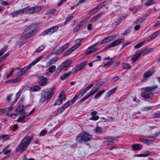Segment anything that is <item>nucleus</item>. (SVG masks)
I'll return each mask as SVG.
<instances>
[{"label": "nucleus", "instance_id": "f03ea898", "mask_svg": "<svg viewBox=\"0 0 160 160\" xmlns=\"http://www.w3.org/2000/svg\"><path fill=\"white\" fill-rule=\"evenodd\" d=\"M32 139V137L26 135L22 140L20 144L17 147L16 152L22 153L27 149Z\"/></svg>", "mask_w": 160, "mask_h": 160}, {"label": "nucleus", "instance_id": "e433bc0d", "mask_svg": "<svg viewBox=\"0 0 160 160\" xmlns=\"http://www.w3.org/2000/svg\"><path fill=\"white\" fill-rule=\"evenodd\" d=\"M78 98H79V95H76L70 101V104L72 105Z\"/></svg>", "mask_w": 160, "mask_h": 160}, {"label": "nucleus", "instance_id": "c85d7f7f", "mask_svg": "<svg viewBox=\"0 0 160 160\" xmlns=\"http://www.w3.org/2000/svg\"><path fill=\"white\" fill-rule=\"evenodd\" d=\"M82 70L79 65H78L75 66L72 68V71L73 73H76Z\"/></svg>", "mask_w": 160, "mask_h": 160}, {"label": "nucleus", "instance_id": "603ef678", "mask_svg": "<svg viewBox=\"0 0 160 160\" xmlns=\"http://www.w3.org/2000/svg\"><path fill=\"white\" fill-rule=\"evenodd\" d=\"M21 93V91H19L16 94V99L15 101L14 102V103H15V102H17L18 99L19 98L20 94Z\"/></svg>", "mask_w": 160, "mask_h": 160}, {"label": "nucleus", "instance_id": "b1692460", "mask_svg": "<svg viewBox=\"0 0 160 160\" xmlns=\"http://www.w3.org/2000/svg\"><path fill=\"white\" fill-rule=\"evenodd\" d=\"M139 141L147 145L150 144L152 143L151 141L149 140L148 139H145L143 137L139 138Z\"/></svg>", "mask_w": 160, "mask_h": 160}, {"label": "nucleus", "instance_id": "de8ad7c7", "mask_svg": "<svg viewBox=\"0 0 160 160\" xmlns=\"http://www.w3.org/2000/svg\"><path fill=\"white\" fill-rule=\"evenodd\" d=\"M87 64V62L86 61H84L81 63L79 65L82 70L84 67H85Z\"/></svg>", "mask_w": 160, "mask_h": 160}, {"label": "nucleus", "instance_id": "58836bf2", "mask_svg": "<svg viewBox=\"0 0 160 160\" xmlns=\"http://www.w3.org/2000/svg\"><path fill=\"white\" fill-rule=\"evenodd\" d=\"M156 38L153 33L151 34V35L148 37L146 39V41L147 42H149L152 40L153 39Z\"/></svg>", "mask_w": 160, "mask_h": 160}, {"label": "nucleus", "instance_id": "7c9ffc66", "mask_svg": "<svg viewBox=\"0 0 160 160\" xmlns=\"http://www.w3.org/2000/svg\"><path fill=\"white\" fill-rule=\"evenodd\" d=\"M71 71H69L68 73H65L60 77V78L62 80H64L67 78L71 73Z\"/></svg>", "mask_w": 160, "mask_h": 160}, {"label": "nucleus", "instance_id": "6e6d98bb", "mask_svg": "<svg viewBox=\"0 0 160 160\" xmlns=\"http://www.w3.org/2000/svg\"><path fill=\"white\" fill-rule=\"evenodd\" d=\"M58 98L60 99H61L62 100L63 99H65V96L64 94L62 92L59 95L58 97Z\"/></svg>", "mask_w": 160, "mask_h": 160}, {"label": "nucleus", "instance_id": "a211bd4d", "mask_svg": "<svg viewBox=\"0 0 160 160\" xmlns=\"http://www.w3.org/2000/svg\"><path fill=\"white\" fill-rule=\"evenodd\" d=\"M69 44L68 43L66 44L63 46L59 48L56 51V53L57 54H59L67 48L69 46Z\"/></svg>", "mask_w": 160, "mask_h": 160}, {"label": "nucleus", "instance_id": "4be33fe9", "mask_svg": "<svg viewBox=\"0 0 160 160\" xmlns=\"http://www.w3.org/2000/svg\"><path fill=\"white\" fill-rule=\"evenodd\" d=\"M117 88H114L111 90L109 91L106 94L105 97V99H108L110 96L112 94L114 93V92L116 91Z\"/></svg>", "mask_w": 160, "mask_h": 160}, {"label": "nucleus", "instance_id": "ea45409f", "mask_svg": "<svg viewBox=\"0 0 160 160\" xmlns=\"http://www.w3.org/2000/svg\"><path fill=\"white\" fill-rule=\"evenodd\" d=\"M150 152L148 151L145 152L144 153L141 154H138L136 155V156H139L140 157H145L150 155Z\"/></svg>", "mask_w": 160, "mask_h": 160}, {"label": "nucleus", "instance_id": "c03bdc74", "mask_svg": "<svg viewBox=\"0 0 160 160\" xmlns=\"http://www.w3.org/2000/svg\"><path fill=\"white\" fill-rule=\"evenodd\" d=\"M123 67L125 69H128L131 68V66L130 64L126 63L123 64Z\"/></svg>", "mask_w": 160, "mask_h": 160}, {"label": "nucleus", "instance_id": "cd10ccee", "mask_svg": "<svg viewBox=\"0 0 160 160\" xmlns=\"http://www.w3.org/2000/svg\"><path fill=\"white\" fill-rule=\"evenodd\" d=\"M132 147L134 151H138L141 149L142 148L141 146L138 144H133L132 145Z\"/></svg>", "mask_w": 160, "mask_h": 160}, {"label": "nucleus", "instance_id": "f704fd0d", "mask_svg": "<svg viewBox=\"0 0 160 160\" xmlns=\"http://www.w3.org/2000/svg\"><path fill=\"white\" fill-rule=\"evenodd\" d=\"M40 89L38 86L36 85L32 87L31 88V90L33 92L38 91L40 90Z\"/></svg>", "mask_w": 160, "mask_h": 160}, {"label": "nucleus", "instance_id": "49530a36", "mask_svg": "<svg viewBox=\"0 0 160 160\" xmlns=\"http://www.w3.org/2000/svg\"><path fill=\"white\" fill-rule=\"evenodd\" d=\"M62 100L61 99L58 98L55 102L54 105V106L60 105L62 103Z\"/></svg>", "mask_w": 160, "mask_h": 160}, {"label": "nucleus", "instance_id": "5fc2aeb1", "mask_svg": "<svg viewBox=\"0 0 160 160\" xmlns=\"http://www.w3.org/2000/svg\"><path fill=\"white\" fill-rule=\"evenodd\" d=\"M95 132L97 133L100 134L102 132V129L100 127H97L95 129Z\"/></svg>", "mask_w": 160, "mask_h": 160}, {"label": "nucleus", "instance_id": "aec40b11", "mask_svg": "<svg viewBox=\"0 0 160 160\" xmlns=\"http://www.w3.org/2000/svg\"><path fill=\"white\" fill-rule=\"evenodd\" d=\"M22 13H26L27 14H30L32 13V7H28L22 9Z\"/></svg>", "mask_w": 160, "mask_h": 160}, {"label": "nucleus", "instance_id": "7ed1b4c3", "mask_svg": "<svg viewBox=\"0 0 160 160\" xmlns=\"http://www.w3.org/2000/svg\"><path fill=\"white\" fill-rule=\"evenodd\" d=\"M54 88H49L42 90L39 100L40 102L42 103L46 101L51 100L54 94Z\"/></svg>", "mask_w": 160, "mask_h": 160}, {"label": "nucleus", "instance_id": "680f3d73", "mask_svg": "<svg viewBox=\"0 0 160 160\" xmlns=\"http://www.w3.org/2000/svg\"><path fill=\"white\" fill-rule=\"evenodd\" d=\"M99 118L98 116H93L91 118V120H98Z\"/></svg>", "mask_w": 160, "mask_h": 160}, {"label": "nucleus", "instance_id": "bf43d9fd", "mask_svg": "<svg viewBox=\"0 0 160 160\" xmlns=\"http://www.w3.org/2000/svg\"><path fill=\"white\" fill-rule=\"evenodd\" d=\"M106 145H108L109 144H113V141H106L103 142Z\"/></svg>", "mask_w": 160, "mask_h": 160}, {"label": "nucleus", "instance_id": "412c9836", "mask_svg": "<svg viewBox=\"0 0 160 160\" xmlns=\"http://www.w3.org/2000/svg\"><path fill=\"white\" fill-rule=\"evenodd\" d=\"M22 13V9H21L17 11H15L12 13H10V15L12 16V17L14 18Z\"/></svg>", "mask_w": 160, "mask_h": 160}, {"label": "nucleus", "instance_id": "0e129e2a", "mask_svg": "<svg viewBox=\"0 0 160 160\" xmlns=\"http://www.w3.org/2000/svg\"><path fill=\"white\" fill-rule=\"evenodd\" d=\"M43 47L42 46H41L38 48L36 50V52H39L41 51L43 49Z\"/></svg>", "mask_w": 160, "mask_h": 160}, {"label": "nucleus", "instance_id": "9b49d317", "mask_svg": "<svg viewBox=\"0 0 160 160\" xmlns=\"http://www.w3.org/2000/svg\"><path fill=\"white\" fill-rule=\"evenodd\" d=\"M103 83V82H99L93 88L91 91L94 94L98 90L99 88L102 85Z\"/></svg>", "mask_w": 160, "mask_h": 160}, {"label": "nucleus", "instance_id": "c9c22d12", "mask_svg": "<svg viewBox=\"0 0 160 160\" xmlns=\"http://www.w3.org/2000/svg\"><path fill=\"white\" fill-rule=\"evenodd\" d=\"M27 114L26 113H24L22 116H20L18 119L17 122H22L27 117Z\"/></svg>", "mask_w": 160, "mask_h": 160}, {"label": "nucleus", "instance_id": "4d7b16f0", "mask_svg": "<svg viewBox=\"0 0 160 160\" xmlns=\"http://www.w3.org/2000/svg\"><path fill=\"white\" fill-rule=\"evenodd\" d=\"M64 109L62 107H60L57 110V112H56L57 113L56 114H58L59 113H61L64 111Z\"/></svg>", "mask_w": 160, "mask_h": 160}, {"label": "nucleus", "instance_id": "69168bd1", "mask_svg": "<svg viewBox=\"0 0 160 160\" xmlns=\"http://www.w3.org/2000/svg\"><path fill=\"white\" fill-rule=\"evenodd\" d=\"M143 20L144 19L140 18L138 20H136L135 22L136 24H139L141 23Z\"/></svg>", "mask_w": 160, "mask_h": 160}, {"label": "nucleus", "instance_id": "6e6552de", "mask_svg": "<svg viewBox=\"0 0 160 160\" xmlns=\"http://www.w3.org/2000/svg\"><path fill=\"white\" fill-rule=\"evenodd\" d=\"M81 45L80 43H78L76 44L75 45L73 46L70 48L68 49L67 51L63 55V57H66L69 55L73 51L79 48Z\"/></svg>", "mask_w": 160, "mask_h": 160}, {"label": "nucleus", "instance_id": "0eeeda50", "mask_svg": "<svg viewBox=\"0 0 160 160\" xmlns=\"http://www.w3.org/2000/svg\"><path fill=\"white\" fill-rule=\"evenodd\" d=\"M58 26H55L49 28L48 29L44 31L43 32V35H46L47 34H51L56 32L58 29Z\"/></svg>", "mask_w": 160, "mask_h": 160}, {"label": "nucleus", "instance_id": "13d9d810", "mask_svg": "<svg viewBox=\"0 0 160 160\" xmlns=\"http://www.w3.org/2000/svg\"><path fill=\"white\" fill-rule=\"evenodd\" d=\"M16 69H12V70L10 72L9 74H7V78H9L13 74V72Z\"/></svg>", "mask_w": 160, "mask_h": 160}, {"label": "nucleus", "instance_id": "09e8293b", "mask_svg": "<svg viewBox=\"0 0 160 160\" xmlns=\"http://www.w3.org/2000/svg\"><path fill=\"white\" fill-rule=\"evenodd\" d=\"M144 42H142L138 43L134 46V48H140L144 44Z\"/></svg>", "mask_w": 160, "mask_h": 160}, {"label": "nucleus", "instance_id": "9d476101", "mask_svg": "<svg viewBox=\"0 0 160 160\" xmlns=\"http://www.w3.org/2000/svg\"><path fill=\"white\" fill-rule=\"evenodd\" d=\"M117 36V35H113L109 36L105 38L101 41V44H102L111 41L113 40Z\"/></svg>", "mask_w": 160, "mask_h": 160}, {"label": "nucleus", "instance_id": "20e7f679", "mask_svg": "<svg viewBox=\"0 0 160 160\" xmlns=\"http://www.w3.org/2000/svg\"><path fill=\"white\" fill-rule=\"evenodd\" d=\"M34 31L32 27L31 26L28 27L26 28L20 37L21 41L19 42L20 44H23L26 42L27 39L32 35Z\"/></svg>", "mask_w": 160, "mask_h": 160}, {"label": "nucleus", "instance_id": "4468645a", "mask_svg": "<svg viewBox=\"0 0 160 160\" xmlns=\"http://www.w3.org/2000/svg\"><path fill=\"white\" fill-rule=\"evenodd\" d=\"M39 78L38 83L41 86H44L47 83V80L45 77L41 76L39 77Z\"/></svg>", "mask_w": 160, "mask_h": 160}, {"label": "nucleus", "instance_id": "bb28decb", "mask_svg": "<svg viewBox=\"0 0 160 160\" xmlns=\"http://www.w3.org/2000/svg\"><path fill=\"white\" fill-rule=\"evenodd\" d=\"M141 53H138V52L136 53V54L134 55V56L132 57V61L134 62H135L137 60L139 59V58H140L141 56Z\"/></svg>", "mask_w": 160, "mask_h": 160}, {"label": "nucleus", "instance_id": "79ce46f5", "mask_svg": "<svg viewBox=\"0 0 160 160\" xmlns=\"http://www.w3.org/2000/svg\"><path fill=\"white\" fill-rule=\"evenodd\" d=\"M56 67L55 65L50 66L48 68V71L50 72H53L56 70Z\"/></svg>", "mask_w": 160, "mask_h": 160}, {"label": "nucleus", "instance_id": "a19ab883", "mask_svg": "<svg viewBox=\"0 0 160 160\" xmlns=\"http://www.w3.org/2000/svg\"><path fill=\"white\" fill-rule=\"evenodd\" d=\"M154 0H148L145 3L146 6H149L153 4Z\"/></svg>", "mask_w": 160, "mask_h": 160}, {"label": "nucleus", "instance_id": "1a4fd4ad", "mask_svg": "<svg viewBox=\"0 0 160 160\" xmlns=\"http://www.w3.org/2000/svg\"><path fill=\"white\" fill-rule=\"evenodd\" d=\"M98 49V48L94 45H92L89 47L88 48V50L85 52L86 54L87 55L90 54L92 53L95 52Z\"/></svg>", "mask_w": 160, "mask_h": 160}, {"label": "nucleus", "instance_id": "37998d69", "mask_svg": "<svg viewBox=\"0 0 160 160\" xmlns=\"http://www.w3.org/2000/svg\"><path fill=\"white\" fill-rule=\"evenodd\" d=\"M56 11V10L54 9H51L45 13L46 15H49L51 14H53Z\"/></svg>", "mask_w": 160, "mask_h": 160}, {"label": "nucleus", "instance_id": "338daca9", "mask_svg": "<svg viewBox=\"0 0 160 160\" xmlns=\"http://www.w3.org/2000/svg\"><path fill=\"white\" fill-rule=\"evenodd\" d=\"M47 133V131L46 130L42 131L40 133V135L41 136H43Z\"/></svg>", "mask_w": 160, "mask_h": 160}, {"label": "nucleus", "instance_id": "393cba45", "mask_svg": "<svg viewBox=\"0 0 160 160\" xmlns=\"http://www.w3.org/2000/svg\"><path fill=\"white\" fill-rule=\"evenodd\" d=\"M122 39H119L113 41L111 43V46L113 47L118 45L122 42Z\"/></svg>", "mask_w": 160, "mask_h": 160}, {"label": "nucleus", "instance_id": "052dcab7", "mask_svg": "<svg viewBox=\"0 0 160 160\" xmlns=\"http://www.w3.org/2000/svg\"><path fill=\"white\" fill-rule=\"evenodd\" d=\"M13 106H11L9 107L6 108L5 109L6 111V112H9L11 111L13 108Z\"/></svg>", "mask_w": 160, "mask_h": 160}, {"label": "nucleus", "instance_id": "ddd939ff", "mask_svg": "<svg viewBox=\"0 0 160 160\" xmlns=\"http://www.w3.org/2000/svg\"><path fill=\"white\" fill-rule=\"evenodd\" d=\"M141 97L145 99H149L152 96V94L151 92L147 91L141 94Z\"/></svg>", "mask_w": 160, "mask_h": 160}, {"label": "nucleus", "instance_id": "6ab92c4d", "mask_svg": "<svg viewBox=\"0 0 160 160\" xmlns=\"http://www.w3.org/2000/svg\"><path fill=\"white\" fill-rule=\"evenodd\" d=\"M84 20H82L79 22L73 29V32L75 33L78 30L84 25Z\"/></svg>", "mask_w": 160, "mask_h": 160}, {"label": "nucleus", "instance_id": "dca6fc26", "mask_svg": "<svg viewBox=\"0 0 160 160\" xmlns=\"http://www.w3.org/2000/svg\"><path fill=\"white\" fill-rule=\"evenodd\" d=\"M59 59V57H55L52 58L50 59L48 62H47L46 63V65L48 67L50 65L54 63L56 61Z\"/></svg>", "mask_w": 160, "mask_h": 160}, {"label": "nucleus", "instance_id": "3c124183", "mask_svg": "<svg viewBox=\"0 0 160 160\" xmlns=\"http://www.w3.org/2000/svg\"><path fill=\"white\" fill-rule=\"evenodd\" d=\"M84 0H80L79 2L76 5L72 6L71 8V9L72 10L75 7L77 6L78 5H79L80 4L82 3L83 2Z\"/></svg>", "mask_w": 160, "mask_h": 160}, {"label": "nucleus", "instance_id": "a878e982", "mask_svg": "<svg viewBox=\"0 0 160 160\" xmlns=\"http://www.w3.org/2000/svg\"><path fill=\"white\" fill-rule=\"evenodd\" d=\"M127 15H124L121 17L118 18L117 21L115 22V23L116 24L115 25H118L120 24V23L127 17Z\"/></svg>", "mask_w": 160, "mask_h": 160}, {"label": "nucleus", "instance_id": "864d4df0", "mask_svg": "<svg viewBox=\"0 0 160 160\" xmlns=\"http://www.w3.org/2000/svg\"><path fill=\"white\" fill-rule=\"evenodd\" d=\"M113 63L112 59L111 60H110L107 63H106L103 66V67L105 68L106 66H107L111 65Z\"/></svg>", "mask_w": 160, "mask_h": 160}, {"label": "nucleus", "instance_id": "f257e3e1", "mask_svg": "<svg viewBox=\"0 0 160 160\" xmlns=\"http://www.w3.org/2000/svg\"><path fill=\"white\" fill-rule=\"evenodd\" d=\"M41 58H42L41 57H38L32 61L28 66L24 68L20 71H18L17 73V77L14 79L10 80L9 82L16 83L20 82V80L22 79L21 76L26 73L31 66L35 65L41 59Z\"/></svg>", "mask_w": 160, "mask_h": 160}, {"label": "nucleus", "instance_id": "774afa93", "mask_svg": "<svg viewBox=\"0 0 160 160\" xmlns=\"http://www.w3.org/2000/svg\"><path fill=\"white\" fill-rule=\"evenodd\" d=\"M129 10L133 13L136 12L138 11L137 9L136 8H130Z\"/></svg>", "mask_w": 160, "mask_h": 160}, {"label": "nucleus", "instance_id": "72a5a7b5", "mask_svg": "<svg viewBox=\"0 0 160 160\" xmlns=\"http://www.w3.org/2000/svg\"><path fill=\"white\" fill-rule=\"evenodd\" d=\"M105 90H103L102 91H100L98 92L96 95L94 96V99H96L98 98H99L101 96L104 92H105Z\"/></svg>", "mask_w": 160, "mask_h": 160}, {"label": "nucleus", "instance_id": "473e14b6", "mask_svg": "<svg viewBox=\"0 0 160 160\" xmlns=\"http://www.w3.org/2000/svg\"><path fill=\"white\" fill-rule=\"evenodd\" d=\"M101 15V14H98L95 17L92 18L90 21V22L92 23L95 22L100 17Z\"/></svg>", "mask_w": 160, "mask_h": 160}, {"label": "nucleus", "instance_id": "2f4dec72", "mask_svg": "<svg viewBox=\"0 0 160 160\" xmlns=\"http://www.w3.org/2000/svg\"><path fill=\"white\" fill-rule=\"evenodd\" d=\"M32 11H33L32 13L38 12L41 10L42 8L41 7L39 6L32 7Z\"/></svg>", "mask_w": 160, "mask_h": 160}, {"label": "nucleus", "instance_id": "5701e85b", "mask_svg": "<svg viewBox=\"0 0 160 160\" xmlns=\"http://www.w3.org/2000/svg\"><path fill=\"white\" fill-rule=\"evenodd\" d=\"M93 95V94L90 91L89 94L84 96L79 101L81 103L83 102L84 101L88 99L89 97L92 96Z\"/></svg>", "mask_w": 160, "mask_h": 160}, {"label": "nucleus", "instance_id": "f3484780", "mask_svg": "<svg viewBox=\"0 0 160 160\" xmlns=\"http://www.w3.org/2000/svg\"><path fill=\"white\" fill-rule=\"evenodd\" d=\"M154 72V68H152L149 70L144 73L143 77L145 78L149 77L152 75Z\"/></svg>", "mask_w": 160, "mask_h": 160}, {"label": "nucleus", "instance_id": "39448f33", "mask_svg": "<svg viewBox=\"0 0 160 160\" xmlns=\"http://www.w3.org/2000/svg\"><path fill=\"white\" fill-rule=\"evenodd\" d=\"M71 62L72 60L70 59H68L67 61L63 62L58 68L56 72L57 73H59L64 68L68 67L71 65Z\"/></svg>", "mask_w": 160, "mask_h": 160}, {"label": "nucleus", "instance_id": "f8f14e48", "mask_svg": "<svg viewBox=\"0 0 160 160\" xmlns=\"http://www.w3.org/2000/svg\"><path fill=\"white\" fill-rule=\"evenodd\" d=\"M106 5V4L105 3L103 2L102 3H101L97 6L96 8H93L92 10L88 12V14H93L97 12V11H95L96 9H100L101 8H102L104 6H105Z\"/></svg>", "mask_w": 160, "mask_h": 160}, {"label": "nucleus", "instance_id": "a18cd8bd", "mask_svg": "<svg viewBox=\"0 0 160 160\" xmlns=\"http://www.w3.org/2000/svg\"><path fill=\"white\" fill-rule=\"evenodd\" d=\"M70 104H71L70 102V101H69L68 102L64 104L62 107L64 110L65 109L67 108L69 106L72 105H71Z\"/></svg>", "mask_w": 160, "mask_h": 160}, {"label": "nucleus", "instance_id": "e2e57ef3", "mask_svg": "<svg viewBox=\"0 0 160 160\" xmlns=\"http://www.w3.org/2000/svg\"><path fill=\"white\" fill-rule=\"evenodd\" d=\"M130 42H124L122 43V48H123L124 47L130 44Z\"/></svg>", "mask_w": 160, "mask_h": 160}, {"label": "nucleus", "instance_id": "423d86ee", "mask_svg": "<svg viewBox=\"0 0 160 160\" xmlns=\"http://www.w3.org/2000/svg\"><path fill=\"white\" fill-rule=\"evenodd\" d=\"M91 139L90 135L87 133H84L83 135H79L76 137V139L79 143H81L83 141H90Z\"/></svg>", "mask_w": 160, "mask_h": 160}, {"label": "nucleus", "instance_id": "2eb2a0df", "mask_svg": "<svg viewBox=\"0 0 160 160\" xmlns=\"http://www.w3.org/2000/svg\"><path fill=\"white\" fill-rule=\"evenodd\" d=\"M93 86V84H91L88 87L85 88L78 95L79 96V98H81L83 95L88 91L91 89Z\"/></svg>", "mask_w": 160, "mask_h": 160}, {"label": "nucleus", "instance_id": "c756f323", "mask_svg": "<svg viewBox=\"0 0 160 160\" xmlns=\"http://www.w3.org/2000/svg\"><path fill=\"white\" fill-rule=\"evenodd\" d=\"M16 112L20 115L25 113V111L22 108H21L19 105L18 107L16 109Z\"/></svg>", "mask_w": 160, "mask_h": 160}, {"label": "nucleus", "instance_id": "4c0bfd02", "mask_svg": "<svg viewBox=\"0 0 160 160\" xmlns=\"http://www.w3.org/2000/svg\"><path fill=\"white\" fill-rule=\"evenodd\" d=\"M157 88L156 86H152V87H147L145 88V90L150 92L151 91L154 90Z\"/></svg>", "mask_w": 160, "mask_h": 160}, {"label": "nucleus", "instance_id": "8fccbe9b", "mask_svg": "<svg viewBox=\"0 0 160 160\" xmlns=\"http://www.w3.org/2000/svg\"><path fill=\"white\" fill-rule=\"evenodd\" d=\"M7 46H6L0 50V56L2 55L6 51Z\"/></svg>", "mask_w": 160, "mask_h": 160}]
</instances>
